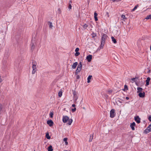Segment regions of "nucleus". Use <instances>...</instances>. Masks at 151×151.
<instances>
[{"label": "nucleus", "instance_id": "nucleus-1", "mask_svg": "<svg viewBox=\"0 0 151 151\" xmlns=\"http://www.w3.org/2000/svg\"><path fill=\"white\" fill-rule=\"evenodd\" d=\"M108 37L107 35L106 34H103L102 35L101 40V44L100 46L101 48H102L104 46L106 40L107 39Z\"/></svg>", "mask_w": 151, "mask_h": 151}, {"label": "nucleus", "instance_id": "nucleus-2", "mask_svg": "<svg viewBox=\"0 0 151 151\" xmlns=\"http://www.w3.org/2000/svg\"><path fill=\"white\" fill-rule=\"evenodd\" d=\"M63 121L64 123H66L68 121V124L69 125H70L71 124L73 121L72 119H69V117L68 116H63Z\"/></svg>", "mask_w": 151, "mask_h": 151}, {"label": "nucleus", "instance_id": "nucleus-3", "mask_svg": "<svg viewBox=\"0 0 151 151\" xmlns=\"http://www.w3.org/2000/svg\"><path fill=\"white\" fill-rule=\"evenodd\" d=\"M32 68L33 69L32 74H34L36 71V65H37V63L35 61H33L32 62Z\"/></svg>", "mask_w": 151, "mask_h": 151}, {"label": "nucleus", "instance_id": "nucleus-4", "mask_svg": "<svg viewBox=\"0 0 151 151\" xmlns=\"http://www.w3.org/2000/svg\"><path fill=\"white\" fill-rule=\"evenodd\" d=\"M151 131V124L148 126L147 128L145 130V133L147 134Z\"/></svg>", "mask_w": 151, "mask_h": 151}, {"label": "nucleus", "instance_id": "nucleus-5", "mask_svg": "<svg viewBox=\"0 0 151 151\" xmlns=\"http://www.w3.org/2000/svg\"><path fill=\"white\" fill-rule=\"evenodd\" d=\"M115 116V111L114 109H112L110 111V117L111 118Z\"/></svg>", "mask_w": 151, "mask_h": 151}, {"label": "nucleus", "instance_id": "nucleus-6", "mask_svg": "<svg viewBox=\"0 0 151 151\" xmlns=\"http://www.w3.org/2000/svg\"><path fill=\"white\" fill-rule=\"evenodd\" d=\"M134 120L137 123L139 124L140 122V118L138 116H137L134 117Z\"/></svg>", "mask_w": 151, "mask_h": 151}, {"label": "nucleus", "instance_id": "nucleus-7", "mask_svg": "<svg viewBox=\"0 0 151 151\" xmlns=\"http://www.w3.org/2000/svg\"><path fill=\"white\" fill-rule=\"evenodd\" d=\"M92 56L91 55H89L86 57V59L88 62H90L92 60Z\"/></svg>", "mask_w": 151, "mask_h": 151}, {"label": "nucleus", "instance_id": "nucleus-8", "mask_svg": "<svg viewBox=\"0 0 151 151\" xmlns=\"http://www.w3.org/2000/svg\"><path fill=\"white\" fill-rule=\"evenodd\" d=\"M82 68V67H79L78 66H77V68L76 70V72H75V75H77L78 73H79L80 71H81V69Z\"/></svg>", "mask_w": 151, "mask_h": 151}, {"label": "nucleus", "instance_id": "nucleus-9", "mask_svg": "<svg viewBox=\"0 0 151 151\" xmlns=\"http://www.w3.org/2000/svg\"><path fill=\"white\" fill-rule=\"evenodd\" d=\"M47 124L51 127L53 125V122L51 120H48L47 121Z\"/></svg>", "mask_w": 151, "mask_h": 151}, {"label": "nucleus", "instance_id": "nucleus-10", "mask_svg": "<svg viewBox=\"0 0 151 151\" xmlns=\"http://www.w3.org/2000/svg\"><path fill=\"white\" fill-rule=\"evenodd\" d=\"M135 126V123L134 122H133L132 123H131L130 127L133 130H134L135 129V128L134 127Z\"/></svg>", "mask_w": 151, "mask_h": 151}, {"label": "nucleus", "instance_id": "nucleus-11", "mask_svg": "<svg viewBox=\"0 0 151 151\" xmlns=\"http://www.w3.org/2000/svg\"><path fill=\"white\" fill-rule=\"evenodd\" d=\"M145 93L144 92H140L139 93L138 95L140 97L143 98L145 96Z\"/></svg>", "mask_w": 151, "mask_h": 151}, {"label": "nucleus", "instance_id": "nucleus-12", "mask_svg": "<svg viewBox=\"0 0 151 151\" xmlns=\"http://www.w3.org/2000/svg\"><path fill=\"white\" fill-rule=\"evenodd\" d=\"M150 80V77H148L147 78V79L146 80V84L145 86H148L149 84V81Z\"/></svg>", "mask_w": 151, "mask_h": 151}, {"label": "nucleus", "instance_id": "nucleus-13", "mask_svg": "<svg viewBox=\"0 0 151 151\" xmlns=\"http://www.w3.org/2000/svg\"><path fill=\"white\" fill-rule=\"evenodd\" d=\"M77 65L78 63L77 62H76L73 63L72 67L73 69H75L76 68Z\"/></svg>", "mask_w": 151, "mask_h": 151}, {"label": "nucleus", "instance_id": "nucleus-14", "mask_svg": "<svg viewBox=\"0 0 151 151\" xmlns=\"http://www.w3.org/2000/svg\"><path fill=\"white\" fill-rule=\"evenodd\" d=\"M31 50L32 51V50L34 49L35 48V45L34 43L33 42L32 40V42L31 44Z\"/></svg>", "mask_w": 151, "mask_h": 151}, {"label": "nucleus", "instance_id": "nucleus-15", "mask_svg": "<svg viewBox=\"0 0 151 151\" xmlns=\"http://www.w3.org/2000/svg\"><path fill=\"white\" fill-rule=\"evenodd\" d=\"M92 76L91 75H89L87 78V82L89 83L90 82V80L91 79Z\"/></svg>", "mask_w": 151, "mask_h": 151}, {"label": "nucleus", "instance_id": "nucleus-16", "mask_svg": "<svg viewBox=\"0 0 151 151\" xmlns=\"http://www.w3.org/2000/svg\"><path fill=\"white\" fill-rule=\"evenodd\" d=\"M93 134H92L91 135H90V139H89V142H91L92 141V140L93 139Z\"/></svg>", "mask_w": 151, "mask_h": 151}, {"label": "nucleus", "instance_id": "nucleus-17", "mask_svg": "<svg viewBox=\"0 0 151 151\" xmlns=\"http://www.w3.org/2000/svg\"><path fill=\"white\" fill-rule=\"evenodd\" d=\"M111 38L112 39V41L114 43V44L116 43L117 42L116 41V40L114 38V37L112 36Z\"/></svg>", "mask_w": 151, "mask_h": 151}, {"label": "nucleus", "instance_id": "nucleus-18", "mask_svg": "<svg viewBox=\"0 0 151 151\" xmlns=\"http://www.w3.org/2000/svg\"><path fill=\"white\" fill-rule=\"evenodd\" d=\"M53 150V149L52 148V145H50L48 147V151H52Z\"/></svg>", "mask_w": 151, "mask_h": 151}, {"label": "nucleus", "instance_id": "nucleus-19", "mask_svg": "<svg viewBox=\"0 0 151 151\" xmlns=\"http://www.w3.org/2000/svg\"><path fill=\"white\" fill-rule=\"evenodd\" d=\"M72 3V1H69V5H68V8L70 9H71L72 6H71V4Z\"/></svg>", "mask_w": 151, "mask_h": 151}, {"label": "nucleus", "instance_id": "nucleus-20", "mask_svg": "<svg viewBox=\"0 0 151 151\" xmlns=\"http://www.w3.org/2000/svg\"><path fill=\"white\" fill-rule=\"evenodd\" d=\"M45 136L48 139H50V137L49 136V134L48 133L46 134Z\"/></svg>", "mask_w": 151, "mask_h": 151}, {"label": "nucleus", "instance_id": "nucleus-21", "mask_svg": "<svg viewBox=\"0 0 151 151\" xmlns=\"http://www.w3.org/2000/svg\"><path fill=\"white\" fill-rule=\"evenodd\" d=\"M73 94L74 95V98H75L76 100H77L78 99V97H77V95L76 94V92L75 91L73 92Z\"/></svg>", "mask_w": 151, "mask_h": 151}, {"label": "nucleus", "instance_id": "nucleus-22", "mask_svg": "<svg viewBox=\"0 0 151 151\" xmlns=\"http://www.w3.org/2000/svg\"><path fill=\"white\" fill-rule=\"evenodd\" d=\"M82 27L84 29H86L88 27V25L86 24H85L83 25Z\"/></svg>", "mask_w": 151, "mask_h": 151}, {"label": "nucleus", "instance_id": "nucleus-23", "mask_svg": "<svg viewBox=\"0 0 151 151\" xmlns=\"http://www.w3.org/2000/svg\"><path fill=\"white\" fill-rule=\"evenodd\" d=\"M137 90L138 91V92H139L142 91V90H143L142 88H140V87H138L137 88Z\"/></svg>", "mask_w": 151, "mask_h": 151}, {"label": "nucleus", "instance_id": "nucleus-24", "mask_svg": "<svg viewBox=\"0 0 151 151\" xmlns=\"http://www.w3.org/2000/svg\"><path fill=\"white\" fill-rule=\"evenodd\" d=\"M124 91H125L126 90H128V88L127 86L126 85H125L124 86V89L123 90Z\"/></svg>", "mask_w": 151, "mask_h": 151}, {"label": "nucleus", "instance_id": "nucleus-25", "mask_svg": "<svg viewBox=\"0 0 151 151\" xmlns=\"http://www.w3.org/2000/svg\"><path fill=\"white\" fill-rule=\"evenodd\" d=\"M146 19H151V14L147 16L146 18Z\"/></svg>", "mask_w": 151, "mask_h": 151}, {"label": "nucleus", "instance_id": "nucleus-26", "mask_svg": "<svg viewBox=\"0 0 151 151\" xmlns=\"http://www.w3.org/2000/svg\"><path fill=\"white\" fill-rule=\"evenodd\" d=\"M48 22L50 23L49 24V27L50 28H52V24L51 22Z\"/></svg>", "mask_w": 151, "mask_h": 151}, {"label": "nucleus", "instance_id": "nucleus-27", "mask_svg": "<svg viewBox=\"0 0 151 151\" xmlns=\"http://www.w3.org/2000/svg\"><path fill=\"white\" fill-rule=\"evenodd\" d=\"M138 6V5H136L135 6L134 8L132 10V11H135L137 8V7Z\"/></svg>", "mask_w": 151, "mask_h": 151}, {"label": "nucleus", "instance_id": "nucleus-28", "mask_svg": "<svg viewBox=\"0 0 151 151\" xmlns=\"http://www.w3.org/2000/svg\"><path fill=\"white\" fill-rule=\"evenodd\" d=\"M2 106L1 104L0 103V114L1 113V111L2 110Z\"/></svg>", "mask_w": 151, "mask_h": 151}, {"label": "nucleus", "instance_id": "nucleus-29", "mask_svg": "<svg viewBox=\"0 0 151 151\" xmlns=\"http://www.w3.org/2000/svg\"><path fill=\"white\" fill-rule=\"evenodd\" d=\"M80 54V53L79 52H76V53L75 54V55L76 56H78Z\"/></svg>", "mask_w": 151, "mask_h": 151}, {"label": "nucleus", "instance_id": "nucleus-30", "mask_svg": "<svg viewBox=\"0 0 151 151\" xmlns=\"http://www.w3.org/2000/svg\"><path fill=\"white\" fill-rule=\"evenodd\" d=\"M78 66L81 67H82V63L81 62H80Z\"/></svg>", "mask_w": 151, "mask_h": 151}, {"label": "nucleus", "instance_id": "nucleus-31", "mask_svg": "<svg viewBox=\"0 0 151 151\" xmlns=\"http://www.w3.org/2000/svg\"><path fill=\"white\" fill-rule=\"evenodd\" d=\"M53 113L52 112H50V117L51 118H52L53 116Z\"/></svg>", "mask_w": 151, "mask_h": 151}, {"label": "nucleus", "instance_id": "nucleus-32", "mask_svg": "<svg viewBox=\"0 0 151 151\" xmlns=\"http://www.w3.org/2000/svg\"><path fill=\"white\" fill-rule=\"evenodd\" d=\"M62 93L61 91H59L58 93V96L59 97H61L62 96Z\"/></svg>", "mask_w": 151, "mask_h": 151}, {"label": "nucleus", "instance_id": "nucleus-33", "mask_svg": "<svg viewBox=\"0 0 151 151\" xmlns=\"http://www.w3.org/2000/svg\"><path fill=\"white\" fill-rule=\"evenodd\" d=\"M76 108H74L73 109H72L71 110H72V112H74L76 111Z\"/></svg>", "mask_w": 151, "mask_h": 151}, {"label": "nucleus", "instance_id": "nucleus-34", "mask_svg": "<svg viewBox=\"0 0 151 151\" xmlns=\"http://www.w3.org/2000/svg\"><path fill=\"white\" fill-rule=\"evenodd\" d=\"M121 17L123 19H125L126 18L125 15L123 14L122 15Z\"/></svg>", "mask_w": 151, "mask_h": 151}, {"label": "nucleus", "instance_id": "nucleus-35", "mask_svg": "<svg viewBox=\"0 0 151 151\" xmlns=\"http://www.w3.org/2000/svg\"><path fill=\"white\" fill-rule=\"evenodd\" d=\"M97 15L98 14L96 12H95L94 13V17H97Z\"/></svg>", "mask_w": 151, "mask_h": 151}, {"label": "nucleus", "instance_id": "nucleus-36", "mask_svg": "<svg viewBox=\"0 0 151 151\" xmlns=\"http://www.w3.org/2000/svg\"><path fill=\"white\" fill-rule=\"evenodd\" d=\"M67 139H68V138L66 137H65V138H64L63 141L64 142H67Z\"/></svg>", "mask_w": 151, "mask_h": 151}, {"label": "nucleus", "instance_id": "nucleus-37", "mask_svg": "<svg viewBox=\"0 0 151 151\" xmlns=\"http://www.w3.org/2000/svg\"><path fill=\"white\" fill-rule=\"evenodd\" d=\"M137 78L135 77V78H132L131 79V80L132 81H135V79Z\"/></svg>", "mask_w": 151, "mask_h": 151}, {"label": "nucleus", "instance_id": "nucleus-38", "mask_svg": "<svg viewBox=\"0 0 151 151\" xmlns=\"http://www.w3.org/2000/svg\"><path fill=\"white\" fill-rule=\"evenodd\" d=\"M79 50V48H78L77 47L75 51H76V52H78V51Z\"/></svg>", "mask_w": 151, "mask_h": 151}, {"label": "nucleus", "instance_id": "nucleus-39", "mask_svg": "<svg viewBox=\"0 0 151 151\" xmlns=\"http://www.w3.org/2000/svg\"><path fill=\"white\" fill-rule=\"evenodd\" d=\"M148 119L151 122V116H149L148 118Z\"/></svg>", "mask_w": 151, "mask_h": 151}, {"label": "nucleus", "instance_id": "nucleus-40", "mask_svg": "<svg viewBox=\"0 0 151 151\" xmlns=\"http://www.w3.org/2000/svg\"><path fill=\"white\" fill-rule=\"evenodd\" d=\"M94 17L95 20V21H97L98 20V19L97 17Z\"/></svg>", "mask_w": 151, "mask_h": 151}, {"label": "nucleus", "instance_id": "nucleus-41", "mask_svg": "<svg viewBox=\"0 0 151 151\" xmlns=\"http://www.w3.org/2000/svg\"><path fill=\"white\" fill-rule=\"evenodd\" d=\"M112 90H109L108 91V92L109 93H112Z\"/></svg>", "mask_w": 151, "mask_h": 151}, {"label": "nucleus", "instance_id": "nucleus-42", "mask_svg": "<svg viewBox=\"0 0 151 151\" xmlns=\"http://www.w3.org/2000/svg\"><path fill=\"white\" fill-rule=\"evenodd\" d=\"M2 79L1 78V76H0V83H1L2 81Z\"/></svg>", "mask_w": 151, "mask_h": 151}, {"label": "nucleus", "instance_id": "nucleus-43", "mask_svg": "<svg viewBox=\"0 0 151 151\" xmlns=\"http://www.w3.org/2000/svg\"><path fill=\"white\" fill-rule=\"evenodd\" d=\"M80 78V76L79 75H77L76 76L77 79H79Z\"/></svg>", "mask_w": 151, "mask_h": 151}, {"label": "nucleus", "instance_id": "nucleus-44", "mask_svg": "<svg viewBox=\"0 0 151 151\" xmlns=\"http://www.w3.org/2000/svg\"><path fill=\"white\" fill-rule=\"evenodd\" d=\"M72 106L73 107H75L76 106V105L74 104H73L72 105Z\"/></svg>", "mask_w": 151, "mask_h": 151}, {"label": "nucleus", "instance_id": "nucleus-45", "mask_svg": "<svg viewBox=\"0 0 151 151\" xmlns=\"http://www.w3.org/2000/svg\"><path fill=\"white\" fill-rule=\"evenodd\" d=\"M126 99L127 100H128L129 99V97H126Z\"/></svg>", "mask_w": 151, "mask_h": 151}, {"label": "nucleus", "instance_id": "nucleus-46", "mask_svg": "<svg viewBox=\"0 0 151 151\" xmlns=\"http://www.w3.org/2000/svg\"><path fill=\"white\" fill-rule=\"evenodd\" d=\"M65 145H68V142H65Z\"/></svg>", "mask_w": 151, "mask_h": 151}, {"label": "nucleus", "instance_id": "nucleus-47", "mask_svg": "<svg viewBox=\"0 0 151 151\" xmlns=\"http://www.w3.org/2000/svg\"><path fill=\"white\" fill-rule=\"evenodd\" d=\"M150 70L148 71V73H150Z\"/></svg>", "mask_w": 151, "mask_h": 151}, {"label": "nucleus", "instance_id": "nucleus-48", "mask_svg": "<svg viewBox=\"0 0 151 151\" xmlns=\"http://www.w3.org/2000/svg\"><path fill=\"white\" fill-rule=\"evenodd\" d=\"M150 50L151 51V45H150Z\"/></svg>", "mask_w": 151, "mask_h": 151}, {"label": "nucleus", "instance_id": "nucleus-49", "mask_svg": "<svg viewBox=\"0 0 151 151\" xmlns=\"http://www.w3.org/2000/svg\"><path fill=\"white\" fill-rule=\"evenodd\" d=\"M58 10H59L60 11V10L59 9H58Z\"/></svg>", "mask_w": 151, "mask_h": 151}, {"label": "nucleus", "instance_id": "nucleus-50", "mask_svg": "<svg viewBox=\"0 0 151 151\" xmlns=\"http://www.w3.org/2000/svg\"><path fill=\"white\" fill-rule=\"evenodd\" d=\"M34 151H35V150H34Z\"/></svg>", "mask_w": 151, "mask_h": 151}]
</instances>
